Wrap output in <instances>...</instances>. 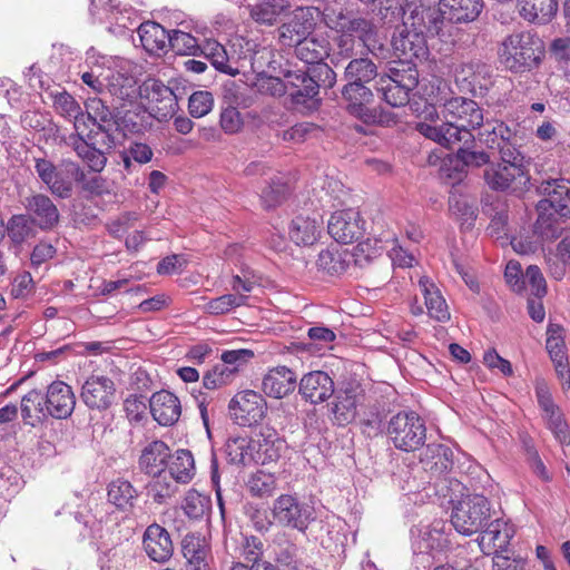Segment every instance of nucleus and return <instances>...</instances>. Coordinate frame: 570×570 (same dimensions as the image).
Segmentation results:
<instances>
[{"instance_id": "09e8293b", "label": "nucleus", "mask_w": 570, "mask_h": 570, "mask_svg": "<svg viewBox=\"0 0 570 570\" xmlns=\"http://www.w3.org/2000/svg\"><path fill=\"white\" fill-rule=\"evenodd\" d=\"M226 455L230 463L248 465L256 463L254 440L248 438L229 439L226 443Z\"/></svg>"}, {"instance_id": "f03ea898", "label": "nucleus", "mask_w": 570, "mask_h": 570, "mask_svg": "<svg viewBox=\"0 0 570 570\" xmlns=\"http://www.w3.org/2000/svg\"><path fill=\"white\" fill-rule=\"evenodd\" d=\"M530 159L521 148H505L500 163L491 164L484 170V180L490 189L521 196L530 188Z\"/></svg>"}, {"instance_id": "412c9836", "label": "nucleus", "mask_w": 570, "mask_h": 570, "mask_svg": "<svg viewBox=\"0 0 570 570\" xmlns=\"http://www.w3.org/2000/svg\"><path fill=\"white\" fill-rule=\"evenodd\" d=\"M170 456L169 446L161 440H154L142 448L138 468L151 478H160L169 465Z\"/></svg>"}, {"instance_id": "7c9ffc66", "label": "nucleus", "mask_w": 570, "mask_h": 570, "mask_svg": "<svg viewBox=\"0 0 570 570\" xmlns=\"http://www.w3.org/2000/svg\"><path fill=\"white\" fill-rule=\"evenodd\" d=\"M296 387V375L286 366L271 370L263 379L264 393L274 399H283Z\"/></svg>"}, {"instance_id": "ddd939ff", "label": "nucleus", "mask_w": 570, "mask_h": 570, "mask_svg": "<svg viewBox=\"0 0 570 570\" xmlns=\"http://www.w3.org/2000/svg\"><path fill=\"white\" fill-rule=\"evenodd\" d=\"M365 222L355 208L337 210L332 214L327 228L330 235L342 244H351L363 237Z\"/></svg>"}, {"instance_id": "6e6d98bb", "label": "nucleus", "mask_w": 570, "mask_h": 570, "mask_svg": "<svg viewBox=\"0 0 570 570\" xmlns=\"http://www.w3.org/2000/svg\"><path fill=\"white\" fill-rule=\"evenodd\" d=\"M87 112L83 117H89V120H83L89 126H118L117 121L109 107L98 98L90 99L87 105Z\"/></svg>"}, {"instance_id": "cd10ccee", "label": "nucleus", "mask_w": 570, "mask_h": 570, "mask_svg": "<svg viewBox=\"0 0 570 570\" xmlns=\"http://www.w3.org/2000/svg\"><path fill=\"white\" fill-rule=\"evenodd\" d=\"M479 139L487 147L498 149L499 154H502V150L505 148H521L518 145L517 132L504 122L498 120L487 121L479 132Z\"/></svg>"}, {"instance_id": "680f3d73", "label": "nucleus", "mask_w": 570, "mask_h": 570, "mask_svg": "<svg viewBox=\"0 0 570 570\" xmlns=\"http://www.w3.org/2000/svg\"><path fill=\"white\" fill-rule=\"evenodd\" d=\"M53 105L60 115L73 120L75 129L78 120H89V117H83V111L76 99L66 91L55 96Z\"/></svg>"}, {"instance_id": "dca6fc26", "label": "nucleus", "mask_w": 570, "mask_h": 570, "mask_svg": "<svg viewBox=\"0 0 570 570\" xmlns=\"http://www.w3.org/2000/svg\"><path fill=\"white\" fill-rule=\"evenodd\" d=\"M472 144L460 142L454 158L443 159L441 171L453 180H461L464 167H481L490 163V156L483 150L471 148Z\"/></svg>"}, {"instance_id": "f8f14e48", "label": "nucleus", "mask_w": 570, "mask_h": 570, "mask_svg": "<svg viewBox=\"0 0 570 570\" xmlns=\"http://www.w3.org/2000/svg\"><path fill=\"white\" fill-rule=\"evenodd\" d=\"M535 396L547 428L561 445H570V426L560 407L554 403L549 387L540 382L535 385Z\"/></svg>"}, {"instance_id": "5fc2aeb1", "label": "nucleus", "mask_w": 570, "mask_h": 570, "mask_svg": "<svg viewBox=\"0 0 570 570\" xmlns=\"http://www.w3.org/2000/svg\"><path fill=\"white\" fill-rule=\"evenodd\" d=\"M132 562L131 549L128 544H119L105 551L99 558L101 570H126Z\"/></svg>"}, {"instance_id": "e433bc0d", "label": "nucleus", "mask_w": 570, "mask_h": 570, "mask_svg": "<svg viewBox=\"0 0 570 570\" xmlns=\"http://www.w3.org/2000/svg\"><path fill=\"white\" fill-rule=\"evenodd\" d=\"M169 35L163 26L154 21L142 22L138 36L142 48L150 55H160L168 48Z\"/></svg>"}, {"instance_id": "6e6552de", "label": "nucleus", "mask_w": 570, "mask_h": 570, "mask_svg": "<svg viewBox=\"0 0 570 570\" xmlns=\"http://www.w3.org/2000/svg\"><path fill=\"white\" fill-rule=\"evenodd\" d=\"M419 83V72L413 66L407 69H391V75L380 77L377 91L382 99L392 107H402L410 102V92Z\"/></svg>"}, {"instance_id": "69168bd1", "label": "nucleus", "mask_w": 570, "mask_h": 570, "mask_svg": "<svg viewBox=\"0 0 570 570\" xmlns=\"http://www.w3.org/2000/svg\"><path fill=\"white\" fill-rule=\"evenodd\" d=\"M288 188L287 185L279 178H273L268 186L262 191V202L265 208H274L281 204L286 195Z\"/></svg>"}, {"instance_id": "6ab92c4d", "label": "nucleus", "mask_w": 570, "mask_h": 570, "mask_svg": "<svg viewBox=\"0 0 570 570\" xmlns=\"http://www.w3.org/2000/svg\"><path fill=\"white\" fill-rule=\"evenodd\" d=\"M286 79L287 94L294 105H315L317 99V85L311 78L307 69L285 70L282 72Z\"/></svg>"}, {"instance_id": "393cba45", "label": "nucleus", "mask_w": 570, "mask_h": 570, "mask_svg": "<svg viewBox=\"0 0 570 570\" xmlns=\"http://www.w3.org/2000/svg\"><path fill=\"white\" fill-rule=\"evenodd\" d=\"M298 392L302 397L312 404H318L330 399L334 393L332 377L323 371H313L299 381Z\"/></svg>"}, {"instance_id": "052dcab7", "label": "nucleus", "mask_w": 570, "mask_h": 570, "mask_svg": "<svg viewBox=\"0 0 570 570\" xmlns=\"http://www.w3.org/2000/svg\"><path fill=\"white\" fill-rule=\"evenodd\" d=\"M246 487L254 497H269L276 489V478L272 473L258 470L249 476Z\"/></svg>"}, {"instance_id": "39448f33", "label": "nucleus", "mask_w": 570, "mask_h": 570, "mask_svg": "<svg viewBox=\"0 0 570 570\" xmlns=\"http://www.w3.org/2000/svg\"><path fill=\"white\" fill-rule=\"evenodd\" d=\"M386 435L397 450L416 451L426 440L425 421L414 411H401L389 420Z\"/></svg>"}, {"instance_id": "c9c22d12", "label": "nucleus", "mask_w": 570, "mask_h": 570, "mask_svg": "<svg viewBox=\"0 0 570 570\" xmlns=\"http://www.w3.org/2000/svg\"><path fill=\"white\" fill-rule=\"evenodd\" d=\"M35 169L39 178L46 184L53 195L67 198L71 193V183L65 179L56 166L48 159L36 158Z\"/></svg>"}, {"instance_id": "774afa93", "label": "nucleus", "mask_w": 570, "mask_h": 570, "mask_svg": "<svg viewBox=\"0 0 570 570\" xmlns=\"http://www.w3.org/2000/svg\"><path fill=\"white\" fill-rule=\"evenodd\" d=\"M306 69L317 85V94L321 87L332 88L336 82V73L323 60L308 66Z\"/></svg>"}, {"instance_id": "7ed1b4c3", "label": "nucleus", "mask_w": 570, "mask_h": 570, "mask_svg": "<svg viewBox=\"0 0 570 570\" xmlns=\"http://www.w3.org/2000/svg\"><path fill=\"white\" fill-rule=\"evenodd\" d=\"M538 191L544 198L537 205L535 230L546 238H556L559 235V227L556 226L554 215L570 216V180H544L538 187Z\"/></svg>"}, {"instance_id": "9d476101", "label": "nucleus", "mask_w": 570, "mask_h": 570, "mask_svg": "<svg viewBox=\"0 0 570 570\" xmlns=\"http://www.w3.org/2000/svg\"><path fill=\"white\" fill-rule=\"evenodd\" d=\"M272 514L278 524L299 532H305L315 519L313 507L292 494L279 495L273 503Z\"/></svg>"}, {"instance_id": "de8ad7c7", "label": "nucleus", "mask_w": 570, "mask_h": 570, "mask_svg": "<svg viewBox=\"0 0 570 570\" xmlns=\"http://www.w3.org/2000/svg\"><path fill=\"white\" fill-rule=\"evenodd\" d=\"M198 56L205 57L214 68L229 76L238 75V69L229 65V58L223 45L214 39H207L200 43Z\"/></svg>"}, {"instance_id": "72a5a7b5", "label": "nucleus", "mask_w": 570, "mask_h": 570, "mask_svg": "<svg viewBox=\"0 0 570 570\" xmlns=\"http://www.w3.org/2000/svg\"><path fill=\"white\" fill-rule=\"evenodd\" d=\"M421 463L432 476L440 478L452 470L453 451L444 444L428 445Z\"/></svg>"}, {"instance_id": "423d86ee", "label": "nucleus", "mask_w": 570, "mask_h": 570, "mask_svg": "<svg viewBox=\"0 0 570 570\" xmlns=\"http://www.w3.org/2000/svg\"><path fill=\"white\" fill-rule=\"evenodd\" d=\"M490 519V502L481 494H471L459 501L451 515L453 528L463 535L479 532Z\"/></svg>"}, {"instance_id": "5701e85b", "label": "nucleus", "mask_w": 570, "mask_h": 570, "mask_svg": "<svg viewBox=\"0 0 570 570\" xmlns=\"http://www.w3.org/2000/svg\"><path fill=\"white\" fill-rule=\"evenodd\" d=\"M315 27L309 9L298 8L293 17L278 29V39L283 46L294 47L311 35Z\"/></svg>"}, {"instance_id": "bb28decb", "label": "nucleus", "mask_w": 570, "mask_h": 570, "mask_svg": "<svg viewBox=\"0 0 570 570\" xmlns=\"http://www.w3.org/2000/svg\"><path fill=\"white\" fill-rule=\"evenodd\" d=\"M150 413L158 424L169 426L175 424L181 414L178 397L169 391L161 390L149 400Z\"/></svg>"}, {"instance_id": "e2e57ef3", "label": "nucleus", "mask_w": 570, "mask_h": 570, "mask_svg": "<svg viewBox=\"0 0 570 570\" xmlns=\"http://www.w3.org/2000/svg\"><path fill=\"white\" fill-rule=\"evenodd\" d=\"M365 82L346 81L342 88V96L347 101V110L354 105H367L373 100V92Z\"/></svg>"}, {"instance_id": "8fccbe9b", "label": "nucleus", "mask_w": 570, "mask_h": 570, "mask_svg": "<svg viewBox=\"0 0 570 570\" xmlns=\"http://www.w3.org/2000/svg\"><path fill=\"white\" fill-rule=\"evenodd\" d=\"M69 146L72 147L79 158L86 163V165L96 173L104 170L107 164L106 151L99 149V147L89 146L81 138L69 137Z\"/></svg>"}, {"instance_id": "13d9d810", "label": "nucleus", "mask_w": 570, "mask_h": 570, "mask_svg": "<svg viewBox=\"0 0 570 570\" xmlns=\"http://www.w3.org/2000/svg\"><path fill=\"white\" fill-rule=\"evenodd\" d=\"M247 296L244 294H225L206 303L204 309L210 315H223L232 309L245 305Z\"/></svg>"}, {"instance_id": "864d4df0", "label": "nucleus", "mask_w": 570, "mask_h": 570, "mask_svg": "<svg viewBox=\"0 0 570 570\" xmlns=\"http://www.w3.org/2000/svg\"><path fill=\"white\" fill-rule=\"evenodd\" d=\"M288 7L285 0L263 1L250 7L249 16L257 23L272 26Z\"/></svg>"}, {"instance_id": "1a4fd4ad", "label": "nucleus", "mask_w": 570, "mask_h": 570, "mask_svg": "<svg viewBox=\"0 0 570 570\" xmlns=\"http://www.w3.org/2000/svg\"><path fill=\"white\" fill-rule=\"evenodd\" d=\"M265 397L253 390L237 392L228 403L230 419L239 426L252 428L262 423L267 414Z\"/></svg>"}, {"instance_id": "a19ab883", "label": "nucleus", "mask_w": 570, "mask_h": 570, "mask_svg": "<svg viewBox=\"0 0 570 570\" xmlns=\"http://www.w3.org/2000/svg\"><path fill=\"white\" fill-rule=\"evenodd\" d=\"M358 403L357 393L354 389L338 391L331 406L332 420L337 425H346L356 416Z\"/></svg>"}, {"instance_id": "2eb2a0df", "label": "nucleus", "mask_w": 570, "mask_h": 570, "mask_svg": "<svg viewBox=\"0 0 570 570\" xmlns=\"http://www.w3.org/2000/svg\"><path fill=\"white\" fill-rule=\"evenodd\" d=\"M80 397L91 410H107L116 397L115 383L106 375H90L82 384Z\"/></svg>"}, {"instance_id": "338daca9", "label": "nucleus", "mask_w": 570, "mask_h": 570, "mask_svg": "<svg viewBox=\"0 0 570 570\" xmlns=\"http://www.w3.org/2000/svg\"><path fill=\"white\" fill-rule=\"evenodd\" d=\"M31 220L28 215H14L10 218L6 230L14 244L23 243L31 233Z\"/></svg>"}, {"instance_id": "473e14b6", "label": "nucleus", "mask_w": 570, "mask_h": 570, "mask_svg": "<svg viewBox=\"0 0 570 570\" xmlns=\"http://www.w3.org/2000/svg\"><path fill=\"white\" fill-rule=\"evenodd\" d=\"M322 230V220L316 217L298 215L292 219L288 235L292 242L298 246H312L321 237Z\"/></svg>"}, {"instance_id": "f3484780", "label": "nucleus", "mask_w": 570, "mask_h": 570, "mask_svg": "<svg viewBox=\"0 0 570 570\" xmlns=\"http://www.w3.org/2000/svg\"><path fill=\"white\" fill-rule=\"evenodd\" d=\"M487 528L481 531L478 542L485 554H503L510 544V540L514 534L513 527L504 519L498 518L490 523L487 522Z\"/></svg>"}, {"instance_id": "37998d69", "label": "nucleus", "mask_w": 570, "mask_h": 570, "mask_svg": "<svg viewBox=\"0 0 570 570\" xmlns=\"http://www.w3.org/2000/svg\"><path fill=\"white\" fill-rule=\"evenodd\" d=\"M519 13L530 22L547 23L558 11L557 0H517Z\"/></svg>"}, {"instance_id": "20e7f679", "label": "nucleus", "mask_w": 570, "mask_h": 570, "mask_svg": "<svg viewBox=\"0 0 570 570\" xmlns=\"http://www.w3.org/2000/svg\"><path fill=\"white\" fill-rule=\"evenodd\" d=\"M543 53V42L531 31H517L509 35L499 48L500 62L513 72L537 67Z\"/></svg>"}, {"instance_id": "603ef678", "label": "nucleus", "mask_w": 570, "mask_h": 570, "mask_svg": "<svg viewBox=\"0 0 570 570\" xmlns=\"http://www.w3.org/2000/svg\"><path fill=\"white\" fill-rule=\"evenodd\" d=\"M377 76L376 65L367 57L353 58L344 69V79L368 83Z\"/></svg>"}, {"instance_id": "2f4dec72", "label": "nucleus", "mask_w": 570, "mask_h": 570, "mask_svg": "<svg viewBox=\"0 0 570 570\" xmlns=\"http://www.w3.org/2000/svg\"><path fill=\"white\" fill-rule=\"evenodd\" d=\"M353 261V255L348 250L334 245L318 253L316 266L320 272L326 275L340 276L348 269Z\"/></svg>"}, {"instance_id": "b1692460", "label": "nucleus", "mask_w": 570, "mask_h": 570, "mask_svg": "<svg viewBox=\"0 0 570 570\" xmlns=\"http://www.w3.org/2000/svg\"><path fill=\"white\" fill-rule=\"evenodd\" d=\"M142 544L146 554L158 563L168 561L174 552V544L168 531L157 523L147 527Z\"/></svg>"}, {"instance_id": "49530a36", "label": "nucleus", "mask_w": 570, "mask_h": 570, "mask_svg": "<svg viewBox=\"0 0 570 570\" xmlns=\"http://www.w3.org/2000/svg\"><path fill=\"white\" fill-rule=\"evenodd\" d=\"M330 43L325 38H315L307 36L305 39L296 43L295 55L306 65L312 66L328 56Z\"/></svg>"}, {"instance_id": "a878e982", "label": "nucleus", "mask_w": 570, "mask_h": 570, "mask_svg": "<svg viewBox=\"0 0 570 570\" xmlns=\"http://www.w3.org/2000/svg\"><path fill=\"white\" fill-rule=\"evenodd\" d=\"M181 553L186 560V569L210 570V544L200 534H186L181 541Z\"/></svg>"}, {"instance_id": "c85d7f7f", "label": "nucleus", "mask_w": 570, "mask_h": 570, "mask_svg": "<svg viewBox=\"0 0 570 570\" xmlns=\"http://www.w3.org/2000/svg\"><path fill=\"white\" fill-rule=\"evenodd\" d=\"M257 464L277 461L285 449V440L273 428H263L254 440Z\"/></svg>"}, {"instance_id": "4468645a", "label": "nucleus", "mask_w": 570, "mask_h": 570, "mask_svg": "<svg viewBox=\"0 0 570 570\" xmlns=\"http://www.w3.org/2000/svg\"><path fill=\"white\" fill-rule=\"evenodd\" d=\"M444 17L442 8L423 2L407 4L403 23L413 31L421 32L425 37L436 36L442 29Z\"/></svg>"}, {"instance_id": "bf43d9fd", "label": "nucleus", "mask_w": 570, "mask_h": 570, "mask_svg": "<svg viewBox=\"0 0 570 570\" xmlns=\"http://www.w3.org/2000/svg\"><path fill=\"white\" fill-rule=\"evenodd\" d=\"M236 375L226 364H215L203 376V385L207 390H219L234 382Z\"/></svg>"}, {"instance_id": "0eeeda50", "label": "nucleus", "mask_w": 570, "mask_h": 570, "mask_svg": "<svg viewBox=\"0 0 570 570\" xmlns=\"http://www.w3.org/2000/svg\"><path fill=\"white\" fill-rule=\"evenodd\" d=\"M413 548L419 550L416 559L430 561V556L446 552L452 548L451 528L443 520H434L426 525L411 530Z\"/></svg>"}, {"instance_id": "4d7b16f0", "label": "nucleus", "mask_w": 570, "mask_h": 570, "mask_svg": "<svg viewBox=\"0 0 570 570\" xmlns=\"http://www.w3.org/2000/svg\"><path fill=\"white\" fill-rule=\"evenodd\" d=\"M168 47L180 56H198L200 50L196 38L180 30L170 31Z\"/></svg>"}, {"instance_id": "aec40b11", "label": "nucleus", "mask_w": 570, "mask_h": 570, "mask_svg": "<svg viewBox=\"0 0 570 570\" xmlns=\"http://www.w3.org/2000/svg\"><path fill=\"white\" fill-rule=\"evenodd\" d=\"M23 206L31 223L41 229H52L59 222V210L49 196L32 194L24 198Z\"/></svg>"}, {"instance_id": "58836bf2", "label": "nucleus", "mask_w": 570, "mask_h": 570, "mask_svg": "<svg viewBox=\"0 0 570 570\" xmlns=\"http://www.w3.org/2000/svg\"><path fill=\"white\" fill-rule=\"evenodd\" d=\"M340 28L351 36L367 49L373 52L376 48V24L362 17L344 19L340 22Z\"/></svg>"}, {"instance_id": "a211bd4d", "label": "nucleus", "mask_w": 570, "mask_h": 570, "mask_svg": "<svg viewBox=\"0 0 570 570\" xmlns=\"http://www.w3.org/2000/svg\"><path fill=\"white\" fill-rule=\"evenodd\" d=\"M392 46L397 57L409 63L413 59H423L428 56L426 37L404 23L393 36Z\"/></svg>"}, {"instance_id": "f257e3e1", "label": "nucleus", "mask_w": 570, "mask_h": 570, "mask_svg": "<svg viewBox=\"0 0 570 570\" xmlns=\"http://www.w3.org/2000/svg\"><path fill=\"white\" fill-rule=\"evenodd\" d=\"M442 115L445 119L443 124L419 121L415 125L416 130L449 149L460 142L474 144L472 130L483 124V111L474 100L453 97L443 104Z\"/></svg>"}, {"instance_id": "79ce46f5", "label": "nucleus", "mask_w": 570, "mask_h": 570, "mask_svg": "<svg viewBox=\"0 0 570 570\" xmlns=\"http://www.w3.org/2000/svg\"><path fill=\"white\" fill-rule=\"evenodd\" d=\"M45 395L38 390H31L21 399V417L24 424L37 426L47 417V403Z\"/></svg>"}, {"instance_id": "c03bdc74", "label": "nucleus", "mask_w": 570, "mask_h": 570, "mask_svg": "<svg viewBox=\"0 0 570 570\" xmlns=\"http://www.w3.org/2000/svg\"><path fill=\"white\" fill-rule=\"evenodd\" d=\"M372 14L376 26L392 28L400 20H404L406 10L403 0H374Z\"/></svg>"}, {"instance_id": "9b49d317", "label": "nucleus", "mask_w": 570, "mask_h": 570, "mask_svg": "<svg viewBox=\"0 0 570 570\" xmlns=\"http://www.w3.org/2000/svg\"><path fill=\"white\" fill-rule=\"evenodd\" d=\"M139 96L147 101V110L158 121L171 118L178 110L174 91L157 79H147L139 87Z\"/></svg>"}, {"instance_id": "3c124183", "label": "nucleus", "mask_w": 570, "mask_h": 570, "mask_svg": "<svg viewBox=\"0 0 570 570\" xmlns=\"http://www.w3.org/2000/svg\"><path fill=\"white\" fill-rule=\"evenodd\" d=\"M168 471L170 479L177 483L186 484L195 475L194 456L188 450H177L173 456Z\"/></svg>"}, {"instance_id": "ea45409f", "label": "nucleus", "mask_w": 570, "mask_h": 570, "mask_svg": "<svg viewBox=\"0 0 570 570\" xmlns=\"http://www.w3.org/2000/svg\"><path fill=\"white\" fill-rule=\"evenodd\" d=\"M274 544L275 566L278 570H304L302 551L296 543L283 535Z\"/></svg>"}, {"instance_id": "0e129e2a", "label": "nucleus", "mask_w": 570, "mask_h": 570, "mask_svg": "<svg viewBox=\"0 0 570 570\" xmlns=\"http://www.w3.org/2000/svg\"><path fill=\"white\" fill-rule=\"evenodd\" d=\"M547 336L546 348L551 361L567 356L562 326L558 324H549Z\"/></svg>"}, {"instance_id": "f704fd0d", "label": "nucleus", "mask_w": 570, "mask_h": 570, "mask_svg": "<svg viewBox=\"0 0 570 570\" xmlns=\"http://www.w3.org/2000/svg\"><path fill=\"white\" fill-rule=\"evenodd\" d=\"M443 17L455 23L475 20L483 8L482 0H440Z\"/></svg>"}, {"instance_id": "c756f323", "label": "nucleus", "mask_w": 570, "mask_h": 570, "mask_svg": "<svg viewBox=\"0 0 570 570\" xmlns=\"http://www.w3.org/2000/svg\"><path fill=\"white\" fill-rule=\"evenodd\" d=\"M76 134L71 138H81L89 146L99 147L102 150H110L116 145V132L118 126H89L82 120L76 124Z\"/></svg>"}, {"instance_id": "4be33fe9", "label": "nucleus", "mask_w": 570, "mask_h": 570, "mask_svg": "<svg viewBox=\"0 0 570 570\" xmlns=\"http://www.w3.org/2000/svg\"><path fill=\"white\" fill-rule=\"evenodd\" d=\"M47 413L53 419L69 417L76 405V396L70 385L62 381L52 382L45 394Z\"/></svg>"}, {"instance_id": "4c0bfd02", "label": "nucleus", "mask_w": 570, "mask_h": 570, "mask_svg": "<svg viewBox=\"0 0 570 570\" xmlns=\"http://www.w3.org/2000/svg\"><path fill=\"white\" fill-rule=\"evenodd\" d=\"M419 287L424 297L429 315L438 322L449 321V307L435 284L429 277L423 276L419 281Z\"/></svg>"}, {"instance_id": "a18cd8bd", "label": "nucleus", "mask_w": 570, "mask_h": 570, "mask_svg": "<svg viewBox=\"0 0 570 570\" xmlns=\"http://www.w3.org/2000/svg\"><path fill=\"white\" fill-rule=\"evenodd\" d=\"M108 501L118 510L130 512L138 499V491L125 479H117L108 485Z\"/></svg>"}]
</instances>
